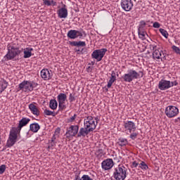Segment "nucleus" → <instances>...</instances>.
I'll return each instance as SVG.
<instances>
[{
    "mask_svg": "<svg viewBox=\"0 0 180 180\" xmlns=\"http://www.w3.org/2000/svg\"><path fill=\"white\" fill-rule=\"evenodd\" d=\"M92 71V68H91V66H89L88 68H87V72H91Z\"/></svg>",
    "mask_w": 180,
    "mask_h": 180,
    "instance_id": "a18cd8bd",
    "label": "nucleus"
},
{
    "mask_svg": "<svg viewBox=\"0 0 180 180\" xmlns=\"http://www.w3.org/2000/svg\"><path fill=\"white\" fill-rule=\"evenodd\" d=\"M32 51H33V48H25L24 49V58H30V56H32Z\"/></svg>",
    "mask_w": 180,
    "mask_h": 180,
    "instance_id": "393cba45",
    "label": "nucleus"
},
{
    "mask_svg": "<svg viewBox=\"0 0 180 180\" xmlns=\"http://www.w3.org/2000/svg\"><path fill=\"white\" fill-rule=\"evenodd\" d=\"M140 164H139L136 161H134L132 162V168H137Z\"/></svg>",
    "mask_w": 180,
    "mask_h": 180,
    "instance_id": "37998d69",
    "label": "nucleus"
},
{
    "mask_svg": "<svg viewBox=\"0 0 180 180\" xmlns=\"http://www.w3.org/2000/svg\"><path fill=\"white\" fill-rule=\"evenodd\" d=\"M37 86H39V84L36 83L34 81L30 80H24L18 85L20 91H23L24 92H32L33 89L37 88Z\"/></svg>",
    "mask_w": 180,
    "mask_h": 180,
    "instance_id": "20e7f679",
    "label": "nucleus"
},
{
    "mask_svg": "<svg viewBox=\"0 0 180 180\" xmlns=\"http://www.w3.org/2000/svg\"><path fill=\"white\" fill-rule=\"evenodd\" d=\"M7 53L4 56L3 61H9L11 60H15L16 57L19 56L22 51L19 49V47L15 46V44H11L7 46Z\"/></svg>",
    "mask_w": 180,
    "mask_h": 180,
    "instance_id": "f03ea898",
    "label": "nucleus"
},
{
    "mask_svg": "<svg viewBox=\"0 0 180 180\" xmlns=\"http://www.w3.org/2000/svg\"><path fill=\"white\" fill-rule=\"evenodd\" d=\"M139 168H141L142 171H147L148 169V165H147L144 161H142L139 164Z\"/></svg>",
    "mask_w": 180,
    "mask_h": 180,
    "instance_id": "2f4dec72",
    "label": "nucleus"
},
{
    "mask_svg": "<svg viewBox=\"0 0 180 180\" xmlns=\"http://www.w3.org/2000/svg\"><path fill=\"white\" fill-rule=\"evenodd\" d=\"M176 122H180V117H177V118L176 119Z\"/></svg>",
    "mask_w": 180,
    "mask_h": 180,
    "instance_id": "49530a36",
    "label": "nucleus"
},
{
    "mask_svg": "<svg viewBox=\"0 0 180 180\" xmlns=\"http://www.w3.org/2000/svg\"><path fill=\"white\" fill-rule=\"evenodd\" d=\"M153 27L155 29H160V27H161V24H160V22H153Z\"/></svg>",
    "mask_w": 180,
    "mask_h": 180,
    "instance_id": "58836bf2",
    "label": "nucleus"
},
{
    "mask_svg": "<svg viewBox=\"0 0 180 180\" xmlns=\"http://www.w3.org/2000/svg\"><path fill=\"white\" fill-rule=\"evenodd\" d=\"M176 85H178V82L176 81L170 82V88H172V86H176Z\"/></svg>",
    "mask_w": 180,
    "mask_h": 180,
    "instance_id": "79ce46f5",
    "label": "nucleus"
},
{
    "mask_svg": "<svg viewBox=\"0 0 180 180\" xmlns=\"http://www.w3.org/2000/svg\"><path fill=\"white\" fill-rule=\"evenodd\" d=\"M91 131H89V129L88 128H86V127H82L78 131L77 138V139H81V138L84 139V138L86 137V136H88V134H89V133H91Z\"/></svg>",
    "mask_w": 180,
    "mask_h": 180,
    "instance_id": "a211bd4d",
    "label": "nucleus"
},
{
    "mask_svg": "<svg viewBox=\"0 0 180 180\" xmlns=\"http://www.w3.org/2000/svg\"><path fill=\"white\" fill-rule=\"evenodd\" d=\"M108 51V49L103 48L101 49H96L91 53V58L96 60L98 62L102 61V58L105 57L106 52Z\"/></svg>",
    "mask_w": 180,
    "mask_h": 180,
    "instance_id": "6e6552de",
    "label": "nucleus"
},
{
    "mask_svg": "<svg viewBox=\"0 0 180 180\" xmlns=\"http://www.w3.org/2000/svg\"><path fill=\"white\" fill-rule=\"evenodd\" d=\"M159 32L161 33L162 36H164L165 37V39H168V32H167V30L162 29V28H160L159 30Z\"/></svg>",
    "mask_w": 180,
    "mask_h": 180,
    "instance_id": "72a5a7b5",
    "label": "nucleus"
},
{
    "mask_svg": "<svg viewBox=\"0 0 180 180\" xmlns=\"http://www.w3.org/2000/svg\"><path fill=\"white\" fill-rule=\"evenodd\" d=\"M158 88L160 91H167L171 88V81L166 79H161L158 84Z\"/></svg>",
    "mask_w": 180,
    "mask_h": 180,
    "instance_id": "dca6fc26",
    "label": "nucleus"
},
{
    "mask_svg": "<svg viewBox=\"0 0 180 180\" xmlns=\"http://www.w3.org/2000/svg\"><path fill=\"white\" fill-rule=\"evenodd\" d=\"M42 136H44V132L42 133Z\"/></svg>",
    "mask_w": 180,
    "mask_h": 180,
    "instance_id": "3c124183",
    "label": "nucleus"
},
{
    "mask_svg": "<svg viewBox=\"0 0 180 180\" xmlns=\"http://www.w3.org/2000/svg\"><path fill=\"white\" fill-rule=\"evenodd\" d=\"M138 34L139 36V39H141V40H146V35L147 34V32H146L145 30H138Z\"/></svg>",
    "mask_w": 180,
    "mask_h": 180,
    "instance_id": "c85d7f7f",
    "label": "nucleus"
},
{
    "mask_svg": "<svg viewBox=\"0 0 180 180\" xmlns=\"http://www.w3.org/2000/svg\"><path fill=\"white\" fill-rule=\"evenodd\" d=\"M5 171H6V165H1L0 166V175H2V174H4V172H5Z\"/></svg>",
    "mask_w": 180,
    "mask_h": 180,
    "instance_id": "e433bc0d",
    "label": "nucleus"
},
{
    "mask_svg": "<svg viewBox=\"0 0 180 180\" xmlns=\"http://www.w3.org/2000/svg\"><path fill=\"white\" fill-rule=\"evenodd\" d=\"M121 6L125 12H130L133 9V0H122Z\"/></svg>",
    "mask_w": 180,
    "mask_h": 180,
    "instance_id": "f8f14e48",
    "label": "nucleus"
},
{
    "mask_svg": "<svg viewBox=\"0 0 180 180\" xmlns=\"http://www.w3.org/2000/svg\"><path fill=\"white\" fill-rule=\"evenodd\" d=\"M113 160L110 158L106 159L101 162V167L104 171H109V169H112V168H113Z\"/></svg>",
    "mask_w": 180,
    "mask_h": 180,
    "instance_id": "2eb2a0df",
    "label": "nucleus"
},
{
    "mask_svg": "<svg viewBox=\"0 0 180 180\" xmlns=\"http://www.w3.org/2000/svg\"><path fill=\"white\" fill-rule=\"evenodd\" d=\"M129 141L127 139L124 138H120L117 141V144L120 146V147H123L124 146H127Z\"/></svg>",
    "mask_w": 180,
    "mask_h": 180,
    "instance_id": "cd10ccee",
    "label": "nucleus"
},
{
    "mask_svg": "<svg viewBox=\"0 0 180 180\" xmlns=\"http://www.w3.org/2000/svg\"><path fill=\"white\" fill-rule=\"evenodd\" d=\"M144 72L142 70L139 72L136 71L134 69H130L127 70V73L122 76V79L124 82H131L134 79H139V78H143Z\"/></svg>",
    "mask_w": 180,
    "mask_h": 180,
    "instance_id": "f257e3e1",
    "label": "nucleus"
},
{
    "mask_svg": "<svg viewBox=\"0 0 180 180\" xmlns=\"http://www.w3.org/2000/svg\"><path fill=\"white\" fill-rule=\"evenodd\" d=\"M56 2L54 1L53 0H44V4L46 5V6H51L53 5V6H56Z\"/></svg>",
    "mask_w": 180,
    "mask_h": 180,
    "instance_id": "c756f323",
    "label": "nucleus"
},
{
    "mask_svg": "<svg viewBox=\"0 0 180 180\" xmlns=\"http://www.w3.org/2000/svg\"><path fill=\"white\" fill-rule=\"evenodd\" d=\"M113 178L115 180H124L127 178V168L122 165H118L113 172Z\"/></svg>",
    "mask_w": 180,
    "mask_h": 180,
    "instance_id": "7ed1b4c3",
    "label": "nucleus"
},
{
    "mask_svg": "<svg viewBox=\"0 0 180 180\" xmlns=\"http://www.w3.org/2000/svg\"><path fill=\"white\" fill-rule=\"evenodd\" d=\"M70 44L71 46H74L75 47H85V46H86V44L85 43V41H72L70 42Z\"/></svg>",
    "mask_w": 180,
    "mask_h": 180,
    "instance_id": "b1692460",
    "label": "nucleus"
},
{
    "mask_svg": "<svg viewBox=\"0 0 180 180\" xmlns=\"http://www.w3.org/2000/svg\"><path fill=\"white\" fill-rule=\"evenodd\" d=\"M98 126V117L87 116L84 120V127L89 131H94Z\"/></svg>",
    "mask_w": 180,
    "mask_h": 180,
    "instance_id": "39448f33",
    "label": "nucleus"
},
{
    "mask_svg": "<svg viewBox=\"0 0 180 180\" xmlns=\"http://www.w3.org/2000/svg\"><path fill=\"white\" fill-rule=\"evenodd\" d=\"M69 101H70V102H74V101H75V96L72 94H70Z\"/></svg>",
    "mask_w": 180,
    "mask_h": 180,
    "instance_id": "ea45409f",
    "label": "nucleus"
},
{
    "mask_svg": "<svg viewBox=\"0 0 180 180\" xmlns=\"http://www.w3.org/2000/svg\"><path fill=\"white\" fill-rule=\"evenodd\" d=\"M165 113L167 117L172 119L179 115V108L174 105H168L165 108Z\"/></svg>",
    "mask_w": 180,
    "mask_h": 180,
    "instance_id": "0eeeda50",
    "label": "nucleus"
},
{
    "mask_svg": "<svg viewBox=\"0 0 180 180\" xmlns=\"http://www.w3.org/2000/svg\"><path fill=\"white\" fill-rule=\"evenodd\" d=\"M44 115H46V116H56V114L54 113L53 111H51L50 110H47V109H45L44 110Z\"/></svg>",
    "mask_w": 180,
    "mask_h": 180,
    "instance_id": "473e14b6",
    "label": "nucleus"
},
{
    "mask_svg": "<svg viewBox=\"0 0 180 180\" xmlns=\"http://www.w3.org/2000/svg\"><path fill=\"white\" fill-rule=\"evenodd\" d=\"M30 122V118L22 117L19 121L18 126L15 129H17V130L20 131V130H22V128H23V127H25V126H27V124H29Z\"/></svg>",
    "mask_w": 180,
    "mask_h": 180,
    "instance_id": "6ab92c4d",
    "label": "nucleus"
},
{
    "mask_svg": "<svg viewBox=\"0 0 180 180\" xmlns=\"http://www.w3.org/2000/svg\"><path fill=\"white\" fill-rule=\"evenodd\" d=\"M57 106H58V103H57V100L51 99L49 101V108L52 109V110H56V109H57Z\"/></svg>",
    "mask_w": 180,
    "mask_h": 180,
    "instance_id": "bb28decb",
    "label": "nucleus"
},
{
    "mask_svg": "<svg viewBox=\"0 0 180 180\" xmlns=\"http://www.w3.org/2000/svg\"><path fill=\"white\" fill-rule=\"evenodd\" d=\"M31 113L34 116H40V110L34 103H30L28 106Z\"/></svg>",
    "mask_w": 180,
    "mask_h": 180,
    "instance_id": "412c9836",
    "label": "nucleus"
},
{
    "mask_svg": "<svg viewBox=\"0 0 180 180\" xmlns=\"http://www.w3.org/2000/svg\"><path fill=\"white\" fill-rule=\"evenodd\" d=\"M120 160H117V162H119Z\"/></svg>",
    "mask_w": 180,
    "mask_h": 180,
    "instance_id": "603ef678",
    "label": "nucleus"
},
{
    "mask_svg": "<svg viewBox=\"0 0 180 180\" xmlns=\"http://www.w3.org/2000/svg\"><path fill=\"white\" fill-rule=\"evenodd\" d=\"M153 58H156L157 60H165V53L162 51H160V49H157V46H153Z\"/></svg>",
    "mask_w": 180,
    "mask_h": 180,
    "instance_id": "1a4fd4ad",
    "label": "nucleus"
},
{
    "mask_svg": "<svg viewBox=\"0 0 180 180\" xmlns=\"http://www.w3.org/2000/svg\"><path fill=\"white\" fill-rule=\"evenodd\" d=\"M0 144H2V138H1V136H0Z\"/></svg>",
    "mask_w": 180,
    "mask_h": 180,
    "instance_id": "09e8293b",
    "label": "nucleus"
},
{
    "mask_svg": "<svg viewBox=\"0 0 180 180\" xmlns=\"http://www.w3.org/2000/svg\"><path fill=\"white\" fill-rule=\"evenodd\" d=\"M19 133H20V131H18L15 127L11 129L8 139L6 143L7 147L11 148L13 147V146H15V143L18 141V134H19Z\"/></svg>",
    "mask_w": 180,
    "mask_h": 180,
    "instance_id": "423d86ee",
    "label": "nucleus"
},
{
    "mask_svg": "<svg viewBox=\"0 0 180 180\" xmlns=\"http://www.w3.org/2000/svg\"><path fill=\"white\" fill-rule=\"evenodd\" d=\"M124 129L126 133H132V131H136V123L132 121H125L124 122Z\"/></svg>",
    "mask_w": 180,
    "mask_h": 180,
    "instance_id": "9b49d317",
    "label": "nucleus"
},
{
    "mask_svg": "<svg viewBox=\"0 0 180 180\" xmlns=\"http://www.w3.org/2000/svg\"><path fill=\"white\" fill-rule=\"evenodd\" d=\"M57 13L60 19H65L68 16V10L65 7H62L58 10Z\"/></svg>",
    "mask_w": 180,
    "mask_h": 180,
    "instance_id": "aec40b11",
    "label": "nucleus"
},
{
    "mask_svg": "<svg viewBox=\"0 0 180 180\" xmlns=\"http://www.w3.org/2000/svg\"><path fill=\"white\" fill-rule=\"evenodd\" d=\"M82 36H84V34H82V32L78 31L76 30H69L68 32V34H67V37L69 39H78V37H79V39H81V37H82Z\"/></svg>",
    "mask_w": 180,
    "mask_h": 180,
    "instance_id": "4468645a",
    "label": "nucleus"
},
{
    "mask_svg": "<svg viewBox=\"0 0 180 180\" xmlns=\"http://www.w3.org/2000/svg\"><path fill=\"white\" fill-rule=\"evenodd\" d=\"M172 49H173L174 51H175V53L176 54H179L180 55V49H179V47H178L176 46H173Z\"/></svg>",
    "mask_w": 180,
    "mask_h": 180,
    "instance_id": "4c0bfd02",
    "label": "nucleus"
},
{
    "mask_svg": "<svg viewBox=\"0 0 180 180\" xmlns=\"http://www.w3.org/2000/svg\"><path fill=\"white\" fill-rule=\"evenodd\" d=\"M30 130L32 133H37L40 130V125L38 123H32L30 125Z\"/></svg>",
    "mask_w": 180,
    "mask_h": 180,
    "instance_id": "5701e85b",
    "label": "nucleus"
},
{
    "mask_svg": "<svg viewBox=\"0 0 180 180\" xmlns=\"http://www.w3.org/2000/svg\"><path fill=\"white\" fill-rule=\"evenodd\" d=\"M76 51H78L79 53H81V49L76 50Z\"/></svg>",
    "mask_w": 180,
    "mask_h": 180,
    "instance_id": "8fccbe9b",
    "label": "nucleus"
},
{
    "mask_svg": "<svg viewBox=\"0 0 180 180\" xmlns=\"http://www.w3.org/2000/svg\"><path fill=\"white\" fill-rule=\"evenodd\" d=\"M8 88L6 80L0 81V94H2Z\"/></svg>",
    "mask_w": 180,
    "mask_h": 180,
    "instance_id": "a878e982",
    "label": "nucleus"
},
{
    "mask_svg": "<svg viewBox=\"0 0 180 180\" xmlns=\"http://www.w3.org/2000/svg\"><path fill=\"white\" fill-rule=\"evenodd\" d=\"M77 118V114H75L72 117H70L69 120H68V122L70 123H72V122H75V119Z\"/></svg>",
    "mask_w": 180,
    "mask_h": 180,
    "instance_id": "a19ab883",
    "label": "nucleus"
},
{
    "mask_svg": "<svg viewBox=\"0 0 180 180\" xmlns=\"http://www.w3.org/2000/svg\"><path fill=\"white\" fill-rule=\"evenodd\" d=\"M59 109H65V101H67V95L64 93H60L57 96Z\"/></svg>",
    "mask_w": 180,
    "mask_h": 180,
    "instance_id": "9d476101",
    "label": "nucleus"
},
{
    "mask_svg": "<svg viewBox=\"0 0 180 180\" xmlns=\"http://www.w3.org/2000/svg\"><path fill=\"white\" fill-rule=\"evenodd\" d=\"M56 139V135H53L51 139V141H57Z\"/></svg>",
    "mask_w": 180,
    "mask_h": 180,
    "instance_id": "c03bdc74",
    "label": "nucleus"
},
{
    "mask_svg": "<svg viewBox=\"0 0 180 180\" xmlns=\"http://www.w3.org/2000/svg\"><path fill=\"white\" fill-rule=\"evenodd\" d=\"M146 25H147V23H146V21H140L139 25L138 27V30H146Z\"/></svg>",
    "mask_w": 180,
    "mask_h": 180,
    "instance_id": "7c9ffc66",
    "label": "nucleus"
},
{
    "mask_svg": "<svg viewBox=\"0 0 180 180\" xmlns=\"http://www.w3.org/2000/svg\"><path fill=\"white\" fill-rule=\"evenodd\" d=\"M80 53H82V54H84V49H82V50H80Z\"/></svg>",
    "mask_w": 180,
    "mask_h": 180,
    "instance_id": "de8ad7c7",
    "label": "nucleus"
},
{
    "mask_svg": "<svg viewBox=\"0 0 180 180\" xmlns=\"http://www.w3.org/2000/svg\"><path fill=\"white\" fill-rule=\"evenodd\" d=\"M79 130V126L78 125H71L69 129L67 131V137H75L77 134L78 135V131Z\"/></svg>",
    "mask_w": 180,
    "mask_h": 180,
    "instance_id": "ddd939ff",
    "label": "nucleus"
},
{
    "mask_svg": "<svg viewBox=\"0 0 180 180\" xmlns=\"http://www.w3.org/2000/svg\"><path fill=\"white\" fill-rule=\"evenodd\" d=\"M41 77L44 81H50L53 78V73L49 69H43L41 70Z\"/></svg>",
    "mask_w": 180,
    "mask_h": 180,
    "instance_id": "f3484780",
    "label": "nucleus"
},
{
    "mask_svg": "<svg viewBox=\"0 0 180 180\" xmlns=\"http://www.w3.org/2000/svg\"><path fill=\"white\" fill-rule=\"evenodd\" d=\"M115 81H116V73L115 72V71H112L111 77L108 82L107 88H105V91L107 92L109 91V88H110L112 85H113V82H115Z\"/></svg>",
    "mask_w": 180,
    "mask_h": 180,
    "instance_id": "4be33fe9",
    "label": "nucleus"
},
{
    "mask_svg": "<svg viewBox=\"0 0 180 180\" xmlns=\"http://www.w3.org/2000/svg\"><path fill=\"white\" fill-rule=\"evenodd\" d=\"M56 146H57V141H51L49 142V146L48 148H51V150H53V147H56Z\"/></svg>",
    "mask_w": 180,
    "mask_h": 180,
    "instance_id": "c9c22d12",
    "label": "nucleus"
},
{
    "mask_svg": "<svg viewBox=\"0 0 180 180\" xmlns=\"http://www.w3.org/2000/svg\"><path fill=\"white\" fill-rule=\"evenodd\" d=\"M130 134L129 138L131 140H136V139H137V136H139V132H136L135 131Z\"/></svg>",
    "mask_w": 180,
    "mask_h": 180,
    "instance_id": "f704fd0d",
    "label": "nucleus"
}]
</instances>
